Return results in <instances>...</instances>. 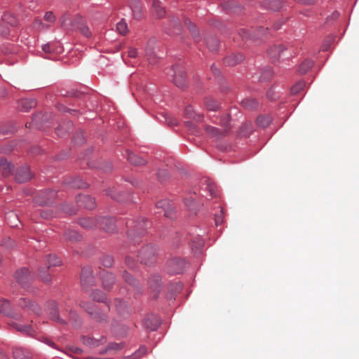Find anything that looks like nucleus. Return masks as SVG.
Returning <instances> with one entry per match:
<instances>
[{"mask_svg":"<svg viewBox=\"0 0 359 359\" xmlns=\"http://www.w3.org/2000/svg\"><path fill=\"white\" fill-rule=\"evenodd\" d=\"M185 126H186V127L189 128V130H191L192 133H198V127L196 125H194L192 122L187 121V122H185Z\"/></svg>","mask_w":359,"mask_h":359,"instance_id":"54","label":"nucleus"},{"mask_svg":"<svg viewBox=\"0 0 359 359\" xmlns=\"http://www.w3.org/2000/svg\"><path fill=\"white\" fill-rule=\"evenodd\" d=\"M156 208L161 210L158 213L163 212L164 216L168 218H174L175 215L173 203L168 200H162L157 202Z\"/></svg>","mask_w":359,"mask_h":359,"instance_id":"6","label":"nucleus"},{"mask_svg":"<svg viewBox=\"0 0 359 359\" xmlns=\"http://www.w3.org/2000/svg\"><path fill=\"white\" fill-rule=\"evenodd\" d=\"M156 249L152 245H148L141 248L137 257L140 261L144 264H151L154 262Z\"/></svg>","mask_w":359,"mask_h":359,"instance_id":"4","label":"nucleus"},{"mask_svg":"<svg viewBox=\"0 0 359 359\" xmlns=\"http://www.w3.org/2000/svg\"><path fill=\"white\" fill-rule=\"evenodd\" d=\"M0 313L17 318L16 316L14 315L10 307V303L6 299L0 300Z\"/></svg>","mask_w":359,"mask_h":359,"instance_id":"26","label":"nucleus"},{"mask_svg":"<svg viewBox=\"0 0 359 359\" xmlns=\"http://www.w3.org/2000/svg\"><path fill=\"white\" fill-rule=\"evenodd\" d=\"M81 283L85 289L94 284L93 271L90 267L86 266L83 268L81 275Z\"/></svg>","mask_w":359,"mask_h":359,"instance_id":"9","label":"nucleus"},{"mask_svg":"<svg viewBox=\"0 0 359 359\" xmlns=\"http://www.w3.org/2000/svg\"><path fill=\"white\" fill-rule=\"evenodd\" d=\"M76 201L81 205L88 209H93L95 207V201L93 198L88 195H79Z\"/></svg>","mask_w":359,"mask_h":359,"instance_id":"18","label":"nucleus"},{"mask_svg":"<svg viewBox=\"0 0 359 359\" xmlns=\"http://www.w3.org/2000/svg\"><path fill=\"white\" fill-rule=\"evenodd\" d=\"M90 297L94 301L97 302H104L106 299L105 294L98 290L93 291Z\"/></svg>","mask_w":359,"mask_h":359,"instance_id":"36","label":"nucleus"},{"mask_svg":"<svg viewBox=\"0 0 359 359\" xmlns=\"http://www.w3.org/2000/svg\"><path fill=\"white\" fill-rule=\"evenodd\" d=\"M272 76V72H271V69L270 67H266L262 74V76H261V80L262 81H267V80H269Z\"/></svg>","mask_w":359,"mask_h":359,"instance_id":"46","label":"nucleus"},{"mask_svg":"<svg viewBox=\"0 0 359 359\" xmlns=\"http://www.w3.org/2000/svg\"><path fill=\"white\" fill-rule=\"evenodd\" d=\"M8 324L9 326L15 328L18 332L26 334L30 337H34L35 335V330L32 325H23L13 320H10Z\"/></svg>","mask_w":359,"mask_h":359,"instance_id":"13","label":"nucleus"},{"mask_svg":"<svg viewBox=\"0 0 359 359\" xmlns=\"http://www.w3.org/2000/svg\"><path fill=\"white\" fill-rule=\"evenodd\" d=\"M81 32L86 37L91 36V32L88 27L82 26L80 27Z\"/></svg>","mask_w":359,"mask_h":359,"instance_id":"56","label":"nucleus"},{"mask_svg":"<svg viewBox=\"0 0 359 359\" xmlns=\"http://www.w3.org/2000/svg\"><path fill=\"white\" fill-rule=\"evenodd\" d=\"M137 55V50L135 48H130L128 50V56L130 57H136Z\"/></svg>","mask_w":359,"mask_h":359,"instance_id":"64","label":"nucleus"},{"mask_svg":"<svg viewBox=\"0 0 359 359\" xmlns=\"http://www.w3.org/2000/svg\"><path fill=\"white\" fill-rule=\"evenodd\" d=\"M64 239L71 243L79 242L81 240V236L76 231L68 229L64 233Z\"/></svg>","mask_w":359,"mask_h":359,"instance_id":"23","label":"nucleus"},{"mask_svg":"<svg viewBox=\"0 0 359 359\" xmlns=\"http://www.w3.org/2000/svg\"><path fill=\"white\" fill-rule=\"evenodd\" d=\"M159 324V318L155 316H147L143 320L144 327L150 331L156 330L158 328Z\"/></svg>","mask_w":359,"mask_h":359,"instance_id":"16","label":"nucleus"},{"mask_svg":"<svg viewBox=\"0 0 359 359\" xmlns=\"http://www.w3.org/2000/svg\"><path fill=\"white\" fill-rule=\"evenodd\" d=\"M102 264L105 267H110L114 263V259L111 256H106L102 259Z\"/></svg>","mask_w":359,"mask_h":359,"instance_id":"48","label":"nucleus"},{"mask_svg":"<svg viewBox=\"0 0 359 359\" xmlns=\"http://www.w3.org/2000/svg\"><path fill=\"white\" fill-rule=\"evenodd\" d=\"M116 309L120 314H123L125 309L126 308V302L119 299H115Z\"/></svg>","mask_w":359,"mask_h":359,"instance_id":"43","label":"nucleus"},{"mask_svg":"<svg viewBox=\"0 0 359 359\" xmlns=\"http://www.w3.org/2000/svg\"><path fill=\"white\" fill-rule=\"evenodd\" d=\"M147 348L145 347H140L137 352H136L134 355H133L130 358L131 359H138L142 355L146 354Z\"/></svg>","mask_w":359,"mask_h":359,"instance_id":"47","label":"nucleus"},{"mask_svg":"<svg viewBox=\"0 0 359 359\" xmlns=\"http://www.w3.org/2000/svg\"><path fill=\"white\" fill-rule=\"evenodd\" d=\"M153 13L158 18H163L165 14V8L161 6L158 0H155L153 2Z\"/></svg>","mask_w":359,"mask_h":359,"instance_id":"28","label":"nucleus"},{"mask_svg":"<svg viewBox=\"0 0 359 359\" xmlns=\"http://www.w3.org/2000/svg\"><path fill=\"white\" fill-rule=\"evenodd\" d=\"M6 23L4 21L0 22V34L1 35H7L9 33L8 27L5 25Z\"/></svg>","mask_w":359,"mask_h":359,"instance_id":"53","label":"nucleus"},{"mask_svg":"<svg viewBox=\"0 0 359 359\" xmlns=\"http://www.w3.org/2000/svg\"><path fill=\"white\" fill-rule=\"evenodd\" d=\"M241 104L245 108L250 110L255 109L258 105L257 101L254 98L245 99L241 102Z\"/></svg>","mask_w":359,"mask_h":359,"instance_id":"32","label":"nucleus"},{"mask_svg":"<svg viewBox=\"0 0 359 359\" xmlns=\"http://www.w3.org/2000/svg\"><path fill=\"white\" fill-rule=\"evenodd\" d=\"M128 227V236L130 241L134 242L135 245L140 242L142 236L146 231V223L142 219L141 222H134L130 220L127 222Z\"/></svg>","mask_w":359,"mask_h":359,"instance_id":"1","label":"nucleus"},{"mask_svg":"<svg viewBox=\"0 0 359 359\" xmlns=\"http://www.w3.org/2000/svg\"><path fill=\"white\" fill-rule=\"evenodd\" d=\"M55 196L56 192L53 190H50L47 193H42L35 200L36 203L39 205H46L50 204Z\"/></svg>","mask_w":359,"mask_h":359,"instance_id":"15","label":"nucleus"},{"mask_svg":"<svg viewBox=\"0 0 359 359\" xmlns=\"http://www.w3.org/2000/svg\"><path fill=\"white\" fill-rule=\"evenodd\" d=\"M229 121V116L227 114L224 115L222 118L219 123L223 127V129H219L214 126L206 125L205 126V130L207 135H209L210 137L216 139H219L224 137L227 134L230 128L228 123Z\"/></svg>","mask_w":359,"mask_h":359,"instance_id":"2","label":"nucleus"},{"mask_svg":"<svg viewBox=\"0 0 359 359\" xmlns=\"http://www.w3.org/2000/svg\"><path fill=\"white\" fill-rule=\"evenodd\" d=\"M32 177V174L29 170L28 165H25L19 167L16 170L15 175V180L19 183H24L29 180Z\"/></svg>","mask_w":359,"mask_h":359,"instance_id":"8","label":"nucleus"},{"mask_svg":"<svg viewBox=\"0 0 359 359\" xmlns=\"http://www.w3.org/2000/svg\"><path fill=\"white\" fill-rule=\"evenodd\" d=\"M184 204L191 211L196 212L198 209V204L195 202V198L192 196L184 199Z\"/></svg>","mask_w":359,"mask_h":359,"instance_id":"35","label":"nucleus"},{"mask_svg":"<svg viewBox=\"0 0 359 359\" xmlns=\"http://www.w3.org/2000/svg\"><path fill=\"white\" fill-rule=\"evenodd\" d=\"M14 359H31L32 353L29 350L21 347H16L14 348L13 352Z\"/></svg>","mask_w":359,"mask_h":359,"instance_id":"21","label":"nucleus"},{"mask_svg":"<svg viewBox=\"0 0 359 359\" xmlns=\"http://www.w3.org/2000/svg\"><path fill=\"white\" fill-rule=\"evenodd\" d=\"M80 306L86 311H88L97 321L103 323L107 321V315L100 312V311H95L88 303L81 302Z\"/></svg>","mask_w":359,"mask_h":359,"instance_id":"10","label":"nucleus"},{"mask_svg":"<svg viewBox=\"0 0 359 359\" xmlns=\"http://www.w3.org/2000/svg\"><path fill=\"white\" fill-rule=\"evenodd\" d=\"M36 101L33 99H22L18 102V107L24 111H28L36 106Z\"/></svg>","mask_w":359,"mask_h":359,"instance_id":"25","label":"nucleus"},{"mask_svg":"<svg viewBox=\"0 0 359 359\" xmlns=\"http://www.w3.org/2000/svg\"><path fill=\"white\" fill-rule=\"evenodd\" d=\"M239 34L241 35L242 39H247L250 34H248V32L244 29H241L239 32Z\"/></svg>","mask_w":359,"mask_h":359,"instance_id":"63","label":"nucleus"},{"mask_svg":"<svg viewBox=\"0 0 359 359\" xmlns=\"http://www.w3.org/2000/svg\"><path fill=\"white\" fill-rule=\"evenodd\" d=\"M187 27H188V29H189V32H191L192 36L194 37V39L196 41H199V32H198V30L197 27H196V25H194L192 22H189L187 23Z\"/></svg>","mask_w":359,"mask_h":359,"instance_id":"39","label":"nucleus"},{"mask_svg":"<svg viewBox=\"0 0 359 359\" xmlns=\"http://www.w3.org/2000/svg\"><path fill=\"white\" fill-rule=\"evenodd\" d=\"M102 280L104 289L109 290L114 284L116 278L113 273L108 271H103L102 273Z\"/></svg>","mask_w":359,"mask_h":359,"instance_id":"20","label":"nucleus"},{"mask_svg":"<svg viewBox=\"0 0 359 359\" xmlns=\"http://www.w3.org/2000/svg\"><path fill=\"white\" fill-rule=\"evenodd\" d=\"M73 186L77 188H87L88 184L80 179H76L73 182Z\"/></svg>","mask_w":359,"mask_h":359,"instance_id":"52","label":"nucleus"},{"mask_svg":"<svg viewBox=\"0 0 359 359\" xmlns=\"http://www.w3.org/2000/svg\"><path fill=\"white\" fill-rule=\"evenodd\" d=\"M154 51L153 48L151 47L149 45L147 46L146 48V56L148 57V60H150L151 55H153Z\"/></svg>","mask_w":359,"mask_h":359,"instance_id":"61","label":"nucleus"},{"mask_svg":"<svg viewBox=\"0 0 359 359\" xmlns=\"http://www.w3.org/2000/svg\"><path fill=\"white\" fill-rule=\"evenodd\" d=\"M53 212L51 210H44L41 212V215L43 218L48 219L53 217Z\"/></svg>","mask_w":359,"mask_h":359,"instance_id":"58","label":"nucleus"},{"mask_svg":"<svg viewBox=\"0 0 359 359\" xmlns=\"http://www.w3.org/2000/svg\"><path fill=\"white\" fill-rule=\"evenodd\" d=\"M69 320L71 321H72L73 324L76 325V322L78 320V316H77L76 313H75L72 311H70L69 312Z\"/></svg>","mask_w":359,"mask_h":359,"instance_id":"60","label":"nucleus"},{"mask_svg":"<svg viewBox=\"0 0 359 359\" xmlns=\"http://www.w3.org/2000/svg\"><path fill=\"white\" fill-rule=\"evenodd\" d=\"M116 29L121 34H126L128 32V25L124 20L117 23Z\"/></svg>","mask_w":359,"mask_h":359,"instance_id":"41","label":"nucleus"},{"mask_svg":"<svg viewBox=\"0 0 359 359\" xmlns=\"http://www.w3.org/2000/svg\"><path fill=\"white\" fill-rule=\"evenodd\" d=\"M205 104L208 110L209 111H217L219 109V104L212 98H206L205 100Z\"/></svg>","mask_w":359,"mask_h":359,"instance_id":"34","label":"nucleus"},{"mask_svg":"<svg viewBox=\"0 0 359 359\" xmlns=\"http://www.w3.org/2000/svg\"><path fill=\"white\" fill-rule=\"evenodd\" d=\"M244 60V56L241 54H232L224 59V63L229 66L236 65Z\"/></svg>","mask_w":359,"mask_h":359,"instance_id":"24","label":"nucleus"},{"mask_svg":"<svg viewBox=\"0 0 359 359\" xmlns=\"http://www.w3.org/2000/svg\"><path fill=\"white\" fill-rule=\"evenodd\" d=\"M42 50L44 53H50L53 50V47L49 43L43 44L42 46Z\"/></svg>","mask_w":359,"mask_h":359,"instance_id":"59","label":"nucleus"},{"mask_svg":"<svg viewBox=\"0 0 359 359\" xmlns=\"http://www.w3.org/2000/svg\"><path fill=\"white\" fill-rule=\"evenodd\" d=\"M256 122L259 126L266 128L271 123V118L269 115H261L257 117Z\"/></svg>","mask_w":359,"mask_h":359,"instance_id":"31","label":"nucleus"},{"mask_svg":"<svg viewBox=\"0 0 359 359\" xmlns=\"http://www.w3.org/2000/svg\"><path fill=\"white\" fill-rule=\"evenodd\" d=\"M15 277L20 284L25 286L32 279V276L27 269L22 268L15 272Z\"/></svg>","mask_w":359,"mask_h":359,"instance_id":"14","label":"nucleus"},{"mask_svg":"<svg viewBox=\"0 0 359 359\" xmlns=\"http://www.w3.org/2000/svg\"><path fill=\"white\" fill-rule=\"evenodd\" d=\"M18 306L23 309L30 310L34 313H39L40 311L38 304L26 298H21L18 302Z\"/></svg>","mask_w":359,"mask_h":359,"instance_id":"17","label":"nucleus"},{"mask_svg":"<svg viewBox=\"0 0 359 359\" xmlns=\"http://www.w3.org/2000/svg\"><path fill=\"white\" fill-rule=\"evenodd\" d=\"M123 346H124V344L123 343H119V344L111 343L108 345L107 349L117 351V350H120V349L123 348Z\"/></svg>","mask_w":359,"mask_h":359,"instance_id":"50","label":"nucleus"},{"mask_svg":"<svg viewBox=\"0 0 359 359\" xmlns=\"http://www.w3.org/2000/svg\"><path fill=\"white\" fill-rule=\"evenodd\" d=\"M133 16L135 19L139 20L142 18V6L141 4L139 2H136L134 5L131 7Z\"/></svg>","mask_w":359,"mask_h":359,"instance_id":"37","label":"nucleus"},{"mask_svg":"<svg viewBox=\"0 0 359 359\" xmlns=\"http://www.w3.org/2000/svg\"><path fill=\"white\" fill-rule=\"evenodd\" d=\"M2 21L11 26H15L17 25L16 18L10 13H5L2 18Z\"/></svg>","mask_w":359,"mask_h":359,"instance_id":"38","label":"nucleus"},{"mask_svg":"<svg viewBox=\"0 0 359 359\" xmlns=\"http://www.w3.org/2000/svg\"><path fill=\"white\" fill-rule=\"evenodd\" d=\"M126 264L129 268H133L135 266V262L130 256H128L126 258Z\"/></svg>","mask_w":359,"mask_h":359,"instance_id":"57","label":"nucleus"},{"mask_svg":"<svg viewBox=\"0 0 359 359\" xmlns=\"http://www.w3.org/2000/svg\"><path fill=\"white\" fill-rule=\"evenodd\" d=\"M165 122L168 126H174L177 124V120L169 114L165 116Z\"/></svg>","mask_w":359,"mask_h":359,"instance_id":"45","label":"nucleus"},{"mask_svg":"<svg viewBox=\"0 0 359 359\" xmlns=\"http://www.w3.org/2000/svg\"><path fill=\"white\" fill-rule=\"evenodd\" d=\"M97 228L112 233L116 230L114 219L110 217H98Z\"/></svg>","mask_w":359,"mask_h":359,"instance_id":"7","label":"nucleus"},{"mask_svg":"<svg viewBox=\"0 0 359 359\" xmlns=\"http://www.w3.org/2000/svg\"><path fill=\"white\" fill-rule=\"evenodd\" d=\"M44 20L48 22H53L55 20V18L52 12H47L44 17Z\"/></svg>","mask_w":359,"mask_h":359,"instance_id":"55","label":"nucleus"},{"mask_svg":"<svg viewBox=\"0 0 359 359\" xmlns=\"http://www.w3.org/2000/svg\"><path fill=\"white\" fill-rule=\"evenodd\" d=\"M46 267H40L39 276L45 282H49L50 277L49 274L46 273V270L50 269L52 266H57L61 265L62 261L56 255H49L46 257Z\"/></svg>","mask_w":359,"mask_h":359,"instance_id":"3","label":"nucleus"},{"mask_svg":"<svg viewBox=\"0 0 359 359\" xmlns=\"http://www.w3.org/2000/svg\"><path fill=\"white\" fill-rule=\"evenodd\" d=\"M313 62L312 60L306 59L300 65L299 72L301 74H305L313 67Z\"/></svg>","mask_w":359,"mask_h":359,"instance_id":"33","label":"nucleus"},{"mask_svg":"<svg viewBox=\"0 0 359 359\" xmlns=\"http://www.w3.org/2000/svg\"><path fill=\"white\" fill-rule=\"evenodd\" d=\"M48 313L50 316V318L61 324H65L66 321L62 318H60L58 316V309H57V304L55 302L52 301L49 303L48 309Z\"/></svg>","mask_w":359,"mask_h":359,"instance_id":"19","label":"nucleus"},{"mask_svg":"<svg viewBox=\"0 0 359 359\" xmlns=\"http://www.w3.org/2000/svg\"><path fill=\"white\" fill-rule=\"evenodd\" d=\"M173 71L175 72V84L180 88H184L187 86L186 74L184 71L179 67H174Z\"/></svg>","mask_w":359,"mask_h":359,"instance_id":"12","label":"nucleus"},{"mask_svg":"<svg viewBox=\"0 0 359 359\" xmlns=\"http://www.w3.org/2000/svg\"><path fill=\"white\" fill-rule=\"evenodd\" d=\"M284 47L283 45H278L271 47L268 50V54L271 58L276 59L283 53Z\"/></svg>","mask_w":359,"mask_h":359,"instance_id":"29","label":"nucleus"},{"mask_svg":"<svg viewBox=\"0 0 359 359\" xmlns=\"http://www.w3.org/2000/svg\"><path fill=\"white\" fill-rule=\"evenodd\" d=\"M97 218H82L79 221V224L81 226L86 229H93L95 227L97 228Z\"/></svg>","mask_w":359,"mask_h":359,"instance_id":"27","label":"nucleus"},{"mask_svg":"<svg viewBox=\"0 0 359 359\" xmlns=\"http://www.w3.org/2000/svg\"><path fill=\"white\" fill-rule=\"evenodd\" d=\"M148 283L149 288L154 292L153 297L154 299L157 298L162 287L161 276L158 274L152 275L149 278Z\"/></svg>","mask_w":359,"mask_h":359,"instance_id":"11","label":"nucleus"},{"mask_svg":"<svg viewBox=\"0 0 359 359\" xmlns=\"http://www.w3.org/2000/svg\"><path fill=\"white\" fill-rule=\"evenodd\" d=\"M306 86V83L303 81H300L297 82L294 86H293L291 88V93L293 95H296L301 92Z\"/></svg>","mask_w":359,"mask_h":359,"instance_id":"40","label":"nucleus"},{"mask_svg":"<svg viewBox=\"0 0 359 359\" xmlns=\"http://www.w3.org/2000/svg\"><path fill=\"white\" fill-rule=\"evenodd\" d=\"M219 45V41L215 38L209 39L207 41L208 48L211 51H216Z\"/></svg>","mask_w":359,"mask_h":359,"instance_id":"42","label":"nucleus"},{"mask_svg":"<svg viewBox=\"0 0 359 359\" xmlns=\"http://www.w3.org/2000/svg\"><path fill=\"white\" fill-rule=\"evenodd\" d=\"M2 245L7 248H13L15 245V243L11 238H8L3 241Z\"/></svg>","mask_w":359,"mask_h":359,"instance_id":"51","label":"nucleus"},{"mask_svg":"<svg viewBox=\"0 0 359 359\" xmlns=\"http://www.w3.org/2000/svg\"><path fill=\"white\" fill-rule=\"evenodd\" d=\"M123 278L128 284L134 286L135 287H137L138 282L136 281L128 272L124 271L123 273Z\"/></svg>","mask_w":359,"mask_h":359,"instance_id":"44","label":"nucleus"},{"mask_svg":"<svg viewBox=\"0 0 359 359\" xmlns=\"http://www.w3.org/2000/svg\"><path fill=\"white\" fill-rule=\"evenodd\" d=\"M128 160L135 165H141L145 163V161L135 154L127 151Z\"/></svg>","mask_w":359,"mask_h":359,"instance_id":"30","label":"nucleus"},{"mask_svg":"<svg viewBox=\"0 0 359 359\" xmlns=\"http://www.w3.org/2000/svg\"><path fill=\"white\" fill-rule=\"evenodd\" d=\"M13 165L7 161L6 158L0 159V172L4 176H8L13 173Z\"/></svg>","mask_w":359,"mask_h":359,"instance_id":"22","label":"nucleus"},{"mask_svg":"<svg viewBox=\"0 0 359 359\" xmlns=\"http://www.w3.org/2000/svg\"><path fill=\"white\" fill-rule=\"evenodd\" d=\"M283 6V2L280 0H274L271 2L270 8L273 11H278Z\"/></svg>","mask_w":359,"mask_h":359,"instance_id":"49","label":"nucleus"},{"mask_svg":"<svg viewBox=\"0 0 359 359\" xmlns=\"http://www.w3.org/2000/svg\"><path fill=\"white\" fill-rule=\"evenodd\" d=\"M223 222V217H222V211H220V215H217L215 217V224L217 226L221 224Z\"/></svg>","mask_w":359,"mask_h":359,"instance_id":"62","label":"nucleus"},{"mask_svg":"<svg viewBox=\"0 0 359 359\" xmlns=\"http://www.w3.org/2000/svg\"><path fill=\"white\" fill-rule=\"evenodd\" d=\"M186 267V262L179 257H174L167 262L166 269L170 274H178L183 272Z\"/></svg>","mask_w":359,"mask_h":359,"instance_id":"5","label":"nucleus"}]
</instances>
